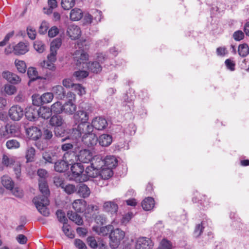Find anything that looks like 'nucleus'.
<instances>
[{
    "mask_svg": "<svg viewBox=\"0 0 249 249\" xmlns=\"http://www.w3.org/2000/svg\"><path fill=\"white\" fill-rule=\"evenodd\" d=\"M93 128L91 124L89 122L79 123L78 125H74L70 129V135L61 139L62 142L70 141L71 139L76 141L81 140L87 135L92 134Z\"/></svg>",
    "mask_w": 249,
    "mask_h": 249,
    "instance_id": "nucleus-1",
    "label": "nucleus"
},
{
    "mask_svg": "<svg viewBox=\"0 0 249 249\" xmlns=\"http://www.w3.org/2000/svg\"><path fill=\"white\" fill-rule=\"evenodd\" d=\"M33 202L41 214L45 216H48L50 215L49 210L47 207L50 204L48 198L43 197V198L40 199L39 197H34Z\"/></svg>",
    "mask_w": 249,
    "mask_h": 249,
    "instance_id": "nucleus-2",
    "label": "nucleus"
},
{
    "mask_svg": "<svg viewBox=\"0 0 249 249\" xmlns=\"http://www.w3.org/2000/svg\"><path fill=\"white\" fill-rule=\"evenodd\" d=\"M125 236V232L119 228L112 230L109 234L110 246L112 249H116L120 242Z\"/></svg>",
    "mask_w": 249,
    "mask_h": 249,
    "instance_id": "nucleus-3",
    "label": "nucleus"
},
{
    "mask_svg": "<svg viewBox=\"0 0 249 249\" xmlns=\"http://www.w3.org/2000/svg\"><path fill=\"white\" fill-rule=\"evenodd\" d=\"M66 99L68 101L63 105V112L68 114H73L77 108L74 103L75 95L72 92H68Z\"/></svg>",
    "mask_w": 249,
    "mask_h": 249,
    "instance_id": "nucleus-4",
    "label": "nucleus"
},
{
    "mask_svg": "<svg viewBox=\"0 0 249 249\" xmlns=\"http://www.w3.org/2000/svg\"><path fill=\"white\" fill-rule=\"evenodd\" d=\"M78 141L71 142H66L61 146V149L65 153L63 154V158L66 160L71 161L75 157V153L72 151L74 145Z\"/></svg>",
    "mask_w": 249,
    "mask_h": 249,
    "instance_id": "nucleus-5",
    "label": "nucleus"
},
{
    "mask_svg": "<svg viewBox=\"0 0 249 249\" xmlns=\"http://www.w3.org/2000/svg\"><path fill=\"white\" fill-rule=\"evenodd\" d=\"M117 201V198L112 201H105L103 205V211L112 216L116 215L119 209Z\"/></svg>",
    "mask_w": 249,
    "mask_h": 249,
    "instance_id": "nucleus-6",
    "label": "nucleus"
},
{
    "mask_svg": "<svg viewBox=\"0 0 249 249\" xmlns=\"http://www.w3.org/2000/svg\"><path fill=\"white\" fill-rule=\"evenodd\" d=\"M92 111V108L90 106H88V109L85 107V110H78L74 114L73 118L75 121L78 123H84L88 122L89 114Z\"/></svg>",
    "mask_w": 249,
    "mask_h": 249,
    "instance_id": "nucleus-7",
    "label": "nucleus"
},
{
    "mask_svg": "<svg viewBox=\"0 0 249 249\" xmlns=\"http://www.w3.org/2000/svg\"><path fill=\"white\" fill-rule=\"evenodd\" d=\"M153 246L152 240L146 237H140L135 242V249H152Z\"/></svg>",
    "mask_w": 249,
    "mask_h": 249,
    "instance_id": "nucleus-8",
    "label": "nucleus"
},
{
    "mask_svg": "<svg viewBox=\"0 0 249 249\" xmlns=\"http://www.w3.org/2000/svg\"><path fill=\"white\" fill-rule=\"evenodd\" d=\"M10 119L13 121H19L23 116L24 110L19 106H14L11 107L8 111Z\"/></svg>",
    "mask_w": 249,
    "mask_h": 249,
    "instance_id": "nucleus-9",
    "label": "nucleus"
},
{
    "mask_svg": "<svg viewBox=\"0 0 249 249\" xmlns=\"http://www.w3.org/2000/svg\"><path fill=\"white\" fill-rule=\"evenodd\" d=\"M77 55L74 57V60L77 67L85 68L86 67L87 61L88 60L89 55L84 51H79L76 53Z\"/></svg>",
    "mask_w": 249,
    "mask_h": 249,
    "instance_id": "nucleus-10",
    "label": "nucleus"
},
{
    "mask_svg": "<svg viewBox=\"0 0 249 249\" xmlns=\"http://www.w3.org/2000/svg\"><path fill=\"white\" fill-rule=\"evenodd\" d=\"M17 133V128L12 125L7 124L0 129V135L4 138L16 136Z\"/></svg>",
    "mask_w": 249,
    "mask_h": 249,
    "instance_id": "nucleus-11",
    "label": "nucleus"
},
{
    "mask_svg": "<svg viewBox=\"0 0 249 249\" xmlns=\"http://www.w3.org/2000/svg\"><path fill=\"white\" fill-rule=\"evenodd\" d=\"M92 154L89 150L86 149L80 150L78 154L76 155L75 159L77 158V160L83 163H89L91 161L92 159Z\"/></svg>",
    "mask_w": 249,
    "mask_h": 249,
    "instance_id": "nucleus-12",
    "label": "nucleus"
},
{
    "mask_svg": "<svg viewBox=\"0 0 249 249\" xmlns=\"http://www.w3.org/2000/svg\"><path fill=\"white\" fill-rule=\"evenodd\" d=\"M72 176L77 178L81 177L84 178L85 167L81 163H74L71 167Z\"/></svg>",
    "mask_w": 249,
    "mask_h": 249,
    "instance_id": "nucleus-13",
    "label": "nucleus"
},
{
    "mask_svg": "<svg viewBox=\"0 0 249 249\" xmlns=\"http://www.w3.org/2000/svg\"><path fill=\"white\" fill-rule=\"evenodd\" d=\"M38 186L40 192L42 195L37 196L36 197H39L40 199L46 197L48 198L50 196V191L49 189L47 182L46 179H38Z\"/></svg>",
    "mask_w": 249,
    "mask_h": 249,
    "instance_id": "nucleus-14",
    "label": "nucleus"
},
{
    "mask_svg": "<svg viewBox=\"0 0 249 249\" xmlns=\"http://www.w3.org/2000/svg\"><path fill=\"white\" fill-rule=\"evenodd\" d=\"M24 114L29 121H35L38 117L37 108L34 106L29 107L25 109Z\"/></svg>",
    "mask_w": 249,
    "mask_h": 249,
    "instance_id": "nucleus-15",
    "label": "nucleus"
},
{
    "mask_svg": "<svg viewBox=\"0 0 249 249\" xmlns=\"http://www.w3.org/2000/svg\"><path fill=\"white\" fill-rule=\"evenodd\" d=\"M91 124L93 128L98 130H102L107 126V122L106 119L102 117H98L93 119Z\"/></svg>",
    "mask_w": 249,
    "mask_h": 249,
    "instance_id": "nucleus-16",
    "label": "nucleus"
},
{
    "mask_svg": "<svg viewBox=\"0 0 249 249\" xmlns=\"http://www.w3.org/2000/svg\"><path fill=\"white\" fill-rule=\"evenodd\" d=\"M67 33L72 40H75L80 36L81 32L78 26L71 24L69 26Z\"/></svg>",
    "mask_w": 249,
    "mask_h": 249,
    "instance_id": "nucleus-17",
    "label": "nucleus"
},
{
    "mask_svg": "<svg viewBox=\"0 0 249 249\" xmlns=\"http://www.w3.org/2000/svg\"><path fill=\"white\" fill-rule=\"evenodd\" d=\"M99 171H98V169H96L95 167L90 164V166H87L85 168L84 178H83V179L84 180H87L89 179L90 178H96L99 176Z\"/></svg>",
    "mask_w": 249,
    "mask_h": 249,
    "instance_id": "nucleus-18",
    "label": "nucleus"
},
{
    "mask_svg": "<svg viewBox=\"0 0 249 249\" xmlns=\"http://www.w3.org/2000/svg\"><path fill=\"white\" fill-rule=\"evenodd\" d=\"M27 75L30 79L28 82V85L30 84V83L35 81L37 79H46L47 77H43L38 75V73L36 68L33 67H29L27 70Z\"/></svg>",
    "mask_w": 249,
    "mask_h": 249,
    "instance_id": "nucleus-19",
    "label": "nucleus"
},
{
    "mask_svg": "<svg viewBox=\"0 0 249 249\" xmlns=\"http://www.w3.org/2000/svg\"><path fill=\"white\" fill-rule=\"evenodd\" d=\"M2 76L9 82L14 84H18L21 81V78L18 75L9 71H3Z\"/></svg>",
    "mask_w": 249,
    "mask_h": 249,
    "instance_id": "nucleus-20",
    "label": "nucleus"
},
{
    "mask_svg": "<svg viewBox=\"0 0 249 249\" xmlns=\"http://www.w3.org/2000/svg\"><path fill=\"white\" fill-rule=\"evenodd\" d=\"M65 159L63 158V160H60L54 162V170L55 171L63 173L69 169V164Z\"/></svg>",
    "mask_w": 249,
    "mask_h": 249,
    "instance_id": "nucleus-21",
    "label": "nucleus"
},
{
    "mask_svg": "<svg viewBox=\"0 0 249 249\" xmlns=\"http://www.w3.org/2000/svg\"><path fill=\"white\" fill-rule=\"evenodd\" d=\"M26 134L30 139L34 140L39 139L42 135L40 129L36 126H32L27 129Z\"/></svg>",
    "mask_w": 249,
    "mask_h": 249,
    "instance_id": "nucleus-22",
    "label": "nucleus"
},
{
    "mask_svg": "<svg viewBox=\"0 0 249 249\" xmlns=\"http://www.w3.org/2000/svg\"><path fill=\"white\" fill-rule=\"evenodd\" d=\"M52 92L53 96L60 100L67 99V94L64 88L60 85H57L52 88Z\"/></svg>",
    "mask_w": 249,
    "mask_h": 249,
    "instance_id": "nucleus-23",
    "label": "nucleus"
},
{
    "mask_svg": "<svg viewBox=\"0 0 249 249\" xmlns=\"http://www.w3.org/2000/svg\"><path fill=\"white\" fill-rule=\"evenodd\" d=\"M86 201L82 199L75 200L72 203V208L75 213H83L86 210Z\"/></svg>",
    "mask_w": 249,
    "mask_h": 249,
    "instance_id": "nucleus-24",
    "label": "nucleus"
},
{
    "mask_svg": "<svg viewBox=\"0 0 249 249\" xmlns=\"http://www.w3.org/2000/svg\"><path fill=\"white\" fill-rule=\"evenodd\" d=\"M81 141L88 147H93L98 143V138L95 134L92 133L84 137Z\"/></svg>",
    "mask_w": 249,
    "mask_h": 249,
    "instance_id": "nucleus-25",
    "label": "nucleus"
},
{
    "mask_svg": "<svg viewBox=\"0 0 249 249\" xmlns=\"http://www.w3.org/2000/svg\"><path fill=\"white\" fill-rule=\"evenodd\" d=\"M36 151L34 147L27 144L25 150V157L27 162H32L35 161Z\"/></svg>",
    "mask_w": 249,
    "mask_h": 249,
    "instance_id": "nucleus-26",
    "label": "nucleus"
},
{
    "mask_svg": "<svg viewBox=\"0 0 249 249\" xmlns=\"http://www.w3.org/2000/svg\"><path fill=\"white\" fill-rule=\"evenodd\" d=\"M112 142V136L109 134H103L98 137V143L103 147L108 146Z\"/></svg>",
    "mask_w": 249,
    "mask_h": 249,
    "instance_id": "nucleus-27",
    "label": "nucleus"
},
{
    "mask_svg": "<svg viewBox=\"0 0 249 249\" xmlns=\"http://www.w3.org/2000/svg\"><path fill=\"white\" fill-rule=\"evenodd\" d=\"M90 162V164L95 167L96 169H98L99 171L104 166V160L99 155L92 157Z\"/></svg>",
    "mask_w": 249,
    "mask_h": 249,
    "instance_id": "nucleus-28",
    "label": "nucleus"
},
{
    "mask_svg": "<svg viewBox=\"0 0 249 249\" xmlns=\"http://www.w3.org/2000/svg\"><path fill=\"white\" fill-rule=\"evenodd\" d=\"M13 51L17 55L24 54L28 51V46L24 43L20 42L14 47Z\"/></svg>",
    "mask_w": 249,
    "mask_h": 249,
    "instance_id": "nucleus-29",
    "label": "nucleus"
},
{
    "mask_svg": "<svg viewBox=\"0 0 249 249\" xmlns=\"http://www.w3.org/2000/svg\"><path fill=\"white\" fill-rule=\"evenodd\" d=\"M104 160L105 167L112 169L117 165L118 160L113 156H107Z\"/></svg>",
    "mask_w": 249,
    "mask_h": 249,
    "instance_id": "nucleus-30",
    "label": "nucleus"
},
{
    "mask_svg": "<svg viewBox=\"0 0 249 249\" xmlns=\"http://www.w3.org/2000/svg\"><path fill=\"white\" fill-rule=\"evenodd\" d=\"M67 215L69 218L76 224L78 225H82L83 224V218L80 215L77 214V213L68 211Z\"/></svg>",
    "mask_w": 249,
    "mask_h": 249,
    "instance_id": "nucleus-31",
    "label": "nucleus"
},
{
    "mask_svg": "<svg viewBox=\"0 0 249 249\" xmlns=\"http://www.w3.org/2000/svg\"><path fill=\"white\" fill-rule=\"evenodd\" d=\"M93 73H97L102 71V67L100 62L97 61L90 62L86 64V68Z\"/></svg>",
    "mask_w": 249,
    "mask_h": 249,
    "instance_id": "nucleus-32",
    "label": "nucleus"
},
{
    "mask_svg": "<svg viewBox=\"0 0 249 249\" xmlns=\"http://www.w3.org/2000/svg\"><path fill=\"white\" fill-rule=\"evenodd\" d=\"M155 201L151 197L145 198L142 202V206L145 211L151 210L154 206Z\"/></svg>",
    "mask_w": 249,
    "mask_h": 249,
    "instance_id": "nucleus-33",
    "label": "nucleus"
},
{
    "mask_svg": "<svg viewBox=\"0 0 249 249\" xmlns=\"http://www.w3.org/2000/svg\"><path fill=\"white\" fill-rule=\"evenodd\" d=\"M38 111V117L44 119H49L52 115V111L50 108L47 107H40L37 108Z\"/></svg>",
    "mask_w": 249,
    "mask_h": 249,
    "instance_id": "nucleus-34",
    "label": "nucleus"
},
{
    "mask_svg": "<svg viewBox=\"0 0 249 249\" xmlns=\"http://www.w3.org/2000/svg\"><path fill=\"white\" fill-rule=\"evenodd\" d=\"M113 229V227L111 225L102 227L100 228H96L95 231L100 235L105 236L111 233Z\"/></svg>",
    "mask_w": 249,
    "mask_h": 249,
    "instance_id": "nucleus-35",
    "label": "nucleus"
},
{
    "mask_svg": "<svg viewBox=\"0 0 249 249\" xmlns=\"http://www.w3.org/2000/svg\"><path fill=\"white\" fill-rule=\"evenodd\" d=\"M83 14L80 9L75 8L72 9L70 13V19L72 21H78L83 17Z\"/></svg>",
    "mask_w": 249,
    "mask_h": 249,
    "instance_id": "nucleus-36",
    "label": "nucleus"
},
{
    "mask_svg": "<svg viewBox=\"0 0 249 249\" xmlns=\"http://www.w3.org/2000/svg\"><path fill=\"white\" fill-rule=\"evenodd\" d=\"M113 175L112 169L104 166L100 170H99V176L103 179H108L111 178Z\"/></svg>",
    "mask_w": 249,
    "mask_h": 249,
    "instance_id": "nucleus-37",
    "label": "nucleus"
},
{
    "mask_svg": "<svg viewBox=\"0 0 249 249\" xmlns=\"http://www.w3.org/2000/svg\"><path fill=\"white\" fill-rule=\"evenodd\" d=\"M77 190V194L83 198L88 197L90 193L89 188L84 184L80 185Z\"/></svg>",
    "mask_w": 249,
    "mask_h": 249,
    "instance_id": "nucleus-38",
    "label": "nucleus"
},
{
    "mask_svg": "<svg viewBox=\"0 0 249 249\" xmlns=\"http://www.w3.org/2000/svg\"><path fill=\"white\" fill-rule=\"evenodd\" d=\"M42 158L45 161V163H53L56 160L54 154L50 151L43 152Z\"/></svg>",
    "mask_w": 249,
    "mask_h": 249,
    "instance_id": "nucleus-39",
    "label": "nucleus"
},
{
    "mask_svg": "<svg viewBox=\"0 0 249 249\" xmlns=\"http://www.w3.org/2000/svg\"><path fill=\"white\" fill-rule=\"evenodd\" d=\"M64 123L62 117L60 115H53L50 120V124L55 127L61 126Z\"/></svg>",
    "mask_w": 249,
    "mask_h": 249,
    "instance_id": "nucleus-40",
    "label": "nucleus"
},
{
    "mask_svg": "<svg viewBox=\"0 0 249 249\" xmlns=\"http://www.w3.org/2000/svg\"><path fill=\"white\" fill-rule=\"evenodd\" d=\"M193 201L200 204L201 206L200 208L201 209L207 208L209 204V201L206 200V196H196L193 198Z\"/></svg>",
    "mask_w": 249,
    "mask_h": 249,
    "instance_id": "nucleus-41",
    "label": "nucleus"
},
{
    "mask_svg": "<svg viewBox=\"0 0 249 249\" xmlns=\"http://www.w3.org/2000/svg\"><path fill=\"white\" fill-rule=\"evenodd\" d=\"M238 53L239 55L242 57H245L249 54V47L246 43L240 44L238 46Z\"/></svg>",
    "mask_w": 249,
    "mask_h": 249,
    "instance_id": "nucleus-42",
    "label": "nucleus"
},
{
    "mask_svg": "<svg viewBox=\"0 0 249 249\" xmlns=\"http://www.w3.org/2000/svg\"><path fill=\"white\" fill-rule=\"evenodd\" d=\"M1 183L4 187L9 190H12L14 185V182L8 176H3L1 178Z\"/></svg>",
    "mask_w": 249,
    "mask_h": 249,
    "instance_id": "nucleus-43",
    "label": "nucleus"
},
{
    "mask_svg": "<svg viewBox=\"0 0 249 249\" xmlns=\"http://www.w3.org/2000/svg\"><path fill=\"white\" fill-rule=\"evenodd\" d=\"M15 64L19 72L24 73L26 72L27 66L24 61L16 59L15 61Z\"/></svg>",
    "mask_w": 249,
    "mask_h": 249,
    "instance_id": "nucleus-44",
    "label": "nucleus"
},
{
    "mask_svg": "<svg viewBox=\"0 0 249 249\" xmlns=\"http://www.w3.org/2000/svg\"><path fill=\"white\" fill-rule=\"evenodd\" d=\"M40 67L42 69H48L52 71H54L56 67L54 63L48 60H43L40 63Z\"/></svg>",
    "mask_w": 249,
    "mask_h": 249,
    "instance_id": "nucleus-45",
    "label": "nucleus"
},
{
    "mask_svg": "<svg viewBox=\"0 0 249 249\" xmlns=\"http://www.w3.org/2000/svg\"><path fill=\"white\" fill-rule=\"evenodd\" d=\"M51 110L55 114H60L63 112V105L60 102H56L51 106Z\"/></svg>",
    "mask_w": 249,
    "mask_h": 249,
    "instance_id": "nucleus-46",
    "label": "nucleus"
},
{
    "mask_svg": "<svg viewBox=\"0 0 249 249\" xmlns=\"http://www.w3.org/2000/svg\"><path fill=\"white\" fill-rule=\"evenodd\" d=\"M54 135L55 137L58 138H65L68 136H66L67 132L64 128L60 126L55 127L53 130Z\"/></svg>",
    "mask_w": 249,
    "mask_h": 249,
    "instance_id": "nucleus-47",
    "label": "nucleus"
},
{
    "mask_svg": "<svg viewBox=\"0 0 249 249\" xmlns=\"http://www.w3.org/2000/svg\"><path fill=\"white\" fill-rule=\"evenodd\" d=\"M62 189L67 194L71 195L76 192L77 188L73 184L66 183Z\"/></svg>",
    "mask_w": 249,
    "mask_h": 249,
    "instance_id": "nucleus-48",
    "label": "nucleus"
},
{
    "mask_svg": "<svg viewBox=\"0 0 249 249\" xmlns=\"http://www.w3.org/2000/svg\"><path fill=\"white\" fill-rule=\"evenodd\" d=\"M62 44L61 39L56 38L54 39L51 43L50 51H55L57 52Z\"/></svg>",
    "mask_w": 249,
    "mask_h": 249,
    "instance_id": "nucleus-49",
    "label": "nucleus"
},
{
    "mask_svg": "<svg viewBox=\"0 0 249 249\" xmlns=\"http://www.w3.org/2000/svg\"><path fill=\"white\" fill-rule=\"evenodd\" d=\"M92 218H94L95 221L98 224L103 225L106 223L107 218L104 214L95 215L92 214Z\"/></svg>",
    "mask_w": 249,
    "mask_h": 249,
    "instance_id": "nucleus-50",
    "label": "nucleus"
},
{
    "mask_svg": "<svg viewBox=\"0 0 249 249\" xmlns=\"http://www.w3.org/2000/svg\"><path fill=\"white\" fill-rule=\"evenodd\" d=\"M75 5V0H62L61 6L66 10H68Z\"/></svg>",
    "mask_w": 249,
    "mask_h": 249,
    "instance_id": "nucleus-51",
    "label": "nucleus"
},
{
    "mask_svg": "<svg viewBox=\"0 0 249 249\" xmlns=\"http://www.w3.org/2000/svg\"><path fill=\"white\" fill-rule=\"evenodd\" d=\"M88 75L89 72L86 71H77L73 74V76L78 80H82Z\"/></svg>",
    "mask_w": 249,
    "mask_h": 249,
    "instance_id": "nucleus-52",
    "label": "nucleus"
},
{
    "mask_svg": "<svg viewBox=\"0 0 249 249\" xmlns=\"http://www.w3.org/2000/svg\"><path fill=\"white\" fill-rule=\"evenodd\" d=\"M8 149H16L20 147V143L16 140L12 139L7 141L6 143Z\"/></svg>",
    "mask_w": 249,
    "mask_h": 249,
    "instance_id": "nucleus-53",
    "label": "nucleus"
},
{
    "mask_svg": "<svg viewBox=\"0 0 249 249\" xmlns=\"http://www.w3.org/2000/svg\"><path fill=\"white\" fill-rule=\"evenodd\" d=\"M34 145L39 150H44L48 147L47 142L44 140L36 141L34 142Z\"/></svg>",
    "mask_w": 249,
    "mask_h": 249,
    "instance_id": "nucleus-54",
    "label": "nucleus"
},
{
    "mask_svg": "<svg viewBox=\"0 0 249 249\" xmlns=\"http://www.w3.org/2000/svg\"><path fill=\"white\" fill-rule=\"evenodd\" d=\"M41 96L43 105L51 102L53 98V95L51 92H46Z\"/></svg>",
    "mask_w": 249,
    "mask_h": 249,
    "instance_id": "nucleus-55",
    "label": "nucleus"
},
{
    "mask_svg": "<svg viewBox=\"0 0 249 249\" xmlns=\"http://www.w3.org/2000/svg\"><path fill=\"white\" fill-rule=\"evenodd\" d=\"M32 101L34 105L33 106L40 107L43 105L41 96L39 94H33L32 95Z\"/></svg>",
    "mask_w": 249,
    "mask_h": 249,
    "instance_id": "nucleus-56",
    "label": "nucleus"
},
{
    "mask_svg": "<svg viewBox=\"0 0 249 249\" xmlns=\"http://www.w3.org/2000/svg\"><path fill=\"white\" fill-rule=\"evenodd\" d=\"M56 215L59 222L64 224H67L68 219L65 216V213L61 210H58L56 212Z\"/></svg>",
    "mask_w": 249,
    "mask_h": 249,
    "instance_id": "nucleus-57",
    "label": "nucleus"
},
{
    "mask_svg": "<svg viewBox=\"0 0 249 249\" xmlns=\"http://www.w3.org/2000/svg\"><path fill=\"white\" fill-rule=\"evenodd\" d=\"M34 47L39 53H42L44 51V44L41 41H36L34 44Z\"/></svg>",
    "mask_w": 249,
    "mask_h": 249,
    "instance_id": "nucleus-58",
    "label": "nucleus"
},
{
    "mask_svg": "<svg viewBox=\"0 0 249 249\" xmlns=\"http://www.w3.org/2000/svg\"><path fill=\"white\" fill-rule=\"evenodd\" d=\"M62 230L65 234L69 238L72 239L74 237V234L70 230V226L67 224L63 225Z\"/></svg>",
    "mask_w": 249,
    "mask_h": 249,
    "instance_id": "nucleus-59",
    "label": "nucleus"
},
{
    "mask_svg": "<svg viewBox=\"0 0 249 249\" xmlns=\"http://www.w3.org/2000/svg\"><path fill=\"white\" fill-rule=\"evenodd\" d=\"M172 245L171 243L165 239L161 240L158 249H172Z\"/></svg>",
    "mask_w": 249,
    "mask_h": 249,
    "instance_id": "nucleus-60",
    "label": "nucleus"
},
{
    "mask_svg": "<svg viewBox=\"0 0 249 249\" xmlns=\"http://www.w3.org/2000/svg\"><path fill=\"white\" fill-rule=\"evenodd\" d=\"M124 105L127 106L129 109L133 110L134 108V99L132 98H129L128 95L126 94L124 97Z\"/></svg>",
    "mask_w": 249,
    "mask_h": 249,
    "instance_id": "nucleus-61",
    "label": "nucleus"
},
{
    "mask_svg": "<svg viewBox=\"0 0 249 249\" xmlns=\"http://www.w3.org/2000/svg\"><path fill=\"white\" fill-rule=\"evenodd\" d=\"M87 211L88 213H90L91 215H92V214L93 213H95V215L96 213H99V207L98 206L96 205H89L87 208Z\"/></svg>",
    "mask_w": 249,
    "mask_h": 249,
    "instance_id": "nucleus-62",
    "label": "nucleus"
},
{
    "mask_svg": "<svg viewBox=\"0 0 249 249\" xmlns=\"http://www.w3.org/2000/svg\"><path fill=\"white\" fill-rule=\"evenodd\" d=\"M91 13L93 15V19L97 23L100 22L102 18V12L97 9H94L92 11Z\"/></svg>",
    "mask_w": 249,
    "mask_h": 249,
    "instance_id": "nucleus-63",
    "label": "nucleus"
},
{
    "mask_svg": "<svg viewBox=\"0 0 249 249\" xmlns=\"http://www.w3.org/2000/svg\"><path fill=\"white\" fill-rule=\"evenodd\" d=\"M53 134L52 131L48 128L44 129L43 132V140L46 142L52 139Z\"/></svg>",
    "mask_w": 249,
    "mask_h": 249,
    "instance_id": "nucleus-64",
    "label": "nucleus"
}]
</instances>
